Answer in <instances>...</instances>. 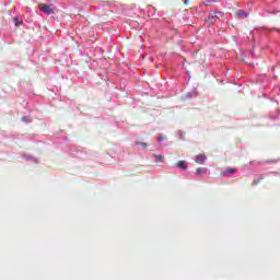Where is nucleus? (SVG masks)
<instances>
[{
    "mask_svg": "<svg viewBox=\"0 0 280 280\" xmlns=\"http://www.w3.org/2000/svg\"><path fill=\"white\" fill-rule=\"evenodd\" d=\"M153 156L158 163H163V161H165L164 155L153 154Z\"/></svg>",
    "mask_w": 280,
    "mask_h": 280,
    "instance_id": "39448f33",
    "label": "nucleus"
},
{
    "mask_svg": "<svg viewBox=\"0 0 280 280\" xmlns=\"http://www.w3.org/2000/svg\"><path fill=\"white\" fill-rule=\"evenodd\" d=\"M205 161H207V155L199 154L195 158V163H198L199 165L205 164Z\"/></svg>",
    "mask_w": 280,
    "mask_h": 280,
    "instance_id": "7ed1b4c3",
    "label": "nucleus"
},
{
    "mask_svg": "<svg viewBox=\"0 0 280 280\" xmlns=\"http://www.w3.org/2000/svg\"><path fill=\"white\" fill-rule=\"evenodd\" d=\"M235 172H237L235 168H226L223 172V176H226V174H235Z\"/></svg>",
    "mask_w": 280,
    "mask_h": 280,
    "instance_id": "423d86ee",
    "label": "nucleus"
},
{
    "mask_svg": "<svg viewBox=\"0 0 280 280\" xmlns=\"http://www.w3.org/2000/svg\"><path fill=\"white\" fill-rule=\"evenodd\" d=\"M15 21H19V18H15Z\"/></svg>",
    "mask_w": 280,
    "mask_h": 280,
    "instance_id": "4468645a",
    "label": "nucleus"
},
{
    "mask_svg": "<svg viewBox=\"0 0 280 280\" xmlns=\"http://www.w3.org/2000/svg\"><path fill=\"white\" fill-rule=\"evenodd\" d=\"M136 143H137V145H140V148H142L143 150H145V148H148V143H145V142L138 141Z\"/></svg>",
    "mask_w": 280,
    "mask_h": 280,
    "instance_id": "0eeeda50",
    "label": "nucleus"
},
{
    "mask_svg": "<svg viewBox=\"0 0 280 280\" xmlns=\"http://www.w3.org/2000/svg\"><path fill=\"white\" fill-rule=\"evenodd\" d=\"M196 174H197V176H200V174H202V168H201V167H198V168L196 170Z\"/></svg>",
    "mask_w": 280,
    "mask_h": 280,
    "instance_id": "1a4fd4ad",
    "label": "nucleus"
},
{
    "mask_svg": "<svg viewBox=\"0 0 280 280\" xmlns=\"http://www.w3.org/2000/svg\"><path fill=\"white\" fill-rule=\"evenodd\" d=\"M185 5H188L189 4V0H185Z\"/></svg>",
    "mask_w": 280,
    "mask_h": 280,
    "instance_id": "9b49d317",
    "label": "nucleus"
},
{
    "mask_svg": "<svg viewBox=\"0 0 280 280\" xmlns=\"http://www.w3.org/2000/svg\"><path fill=\"white\" fill-rule=\"evenodd\" d=\"M158 141H159V143H161L162 141H165V137L159 136V137H158Z\"/></svg>",
    "mask_w": 280,
    "mask_h": 280,
    "instance_id": "9d476101",
    "label": "nucleus"
},
{
    "mask_svg": "<svg viewBox=\"0 0 280 280\" xmlns=\"http://www.w3.org/2000/svg\"><path fill=\"white\" fill-rule=\"evenodd\" d=\"M176 167H178L179 170H186L187 168V162L178 161L177 164H176Z\"/></svg>",
    "mask_w": 280,
    "mask_h": 280,
    "instance_id": "20e7f679",
    "label": "nucleus"
},
{
    "mask_svg": "<svg viewBox=\"0 0 280 280\" xmlns=\"http://www.w3.org/2000/svg\"><path fill=\"white\" fill-rule=\"evenodd\" d=\"M39 10L40 12H44V14H56V9H54L50 4L40 3Z\"/></svg>",
    "mask_w": 280,
    "mask_h": 280,
    "instance_id": "f257e3e1",
    "label": "nucleus"
},
{
    "mask_svg": "<svg viewBox=\"0 0 280 280\" xmlns=\"http://www.w3.org/2000/svg\"><path fill=\"white\" fill-rule=\"evenodd\" d=\"M218 14H221L222 16V12H218V11H213L210 13V16L208 19L209 23H215V21H218V19H220V16H218Z\"/></svg>",
    "mask_w": 280,
    "mask_h": 280,
    "instance_id": "f03ea898",
    "label": "nucleus"
},
{
    "mask_svg": "<svg viewBox=\"0 0 280 280\" xmlns=\"http://www.w3.org/2000/svg\"><path fill=\"white\" fill-rule=\"evenodd\" d=\"M260 180H264V177H260L258 179H255L254 180V185H259Z\"/></svg>",
    "mask_w": 280,
    "mask_h": 280,
    "instance_id": "6e6552de",
    "label": "nucleus"
},
{
    "mask_svg": "<svg viewBox=\"0 0 280 280\" xmlns=\"http://www.w3.org/2000/svg\"><path fill=\"white\" fill-rule=\"evenodd\" d=\"M15 25L19 26V21H15Z\"/></svg>",
    "mask_w": 280,
    "mask_h": 280,
    "instance_id": "ddd939ff",
    "label": "nucleus"
},
{
    "mask_svg": "<svg viewBox=\"0 0 280 280\" xmlns=\"http://www.w3.org/2000/svg\"><path fill=\"white\" fill-rule=\"evenodd\" d=\"M22 120H23V121H26V120H27V117H26V116L22 117Z\"/></svg>",
    "mask_w": 280,
    "mask_h": 280,
    "instance_id": "f8f14e48",
    "label": "nucleus"
}]
</instances>
